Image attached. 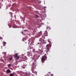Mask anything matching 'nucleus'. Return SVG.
I'll return each instance as SVG.
<instances>
[{"label":"nucleus","mask_w":76,"mask_h":76,"mask_svg":"<svg viewBox=\"0 0 76 76\" xmlns=\"http://www.w3.org/2000/svg\"><path fill=\"white\" fill-rule=\"evenodd\" d=\"M22 17L21 16H20V18H21Z\"/></svg>","instance_id":"nucleus-23"},{"label":"nucleus","mask_w":76,"mask_h":76,"mask_svg":"<svg viewBox=\"0 0 76 76\" xmlns=\"http://www.w3.org/2000/svg\"><path fill=\"white\" fill-rule=\"evenodd\" d=\"M46 50H47V51H50V49L51 48V45H50V44H48L46 45Z\"/></svg>","instance_id":"nucleus-2"},{"label":"nucleus","mask_w":76,"mask_h":76,"mask_svg":"<svg viewBox=\"0 0 76 76\" xmlns=\"http://www.w3.org/2000/svg\"><path fill=\"white\" fill-rule=\"evenodd\" d=\"M13 74H15V72H13Z\"/></svg>","instance_id":"nucleus-21"},{"label":"nucleus","mask_w":76,"mask_h":76,"mask_svg":"<svg viewBox=\"0 0 76 76\" xmlns=\"http://www.w3.org/2000/svg\"><path fill=\"white\" fill-rule=\"evenodd\" d=\"M23 35H25V34H23Z\"/></svg>","instance_id":"nucleus-16"},{"label":"nucleus","mask_w":76,"mask_h":76,"mask_svg":"<svg viewBox=\"0 0 76 76\" xmlns=\"http://www.w3.org/2000/svg\"><path fill=\"white\" fill-rule=\"evenodd\" d=\"M37 44H39V42H38L37 43Z\"/></svg>","instance_id":"nucleus-19"},{"label":"nucleus","mask_w":76,"mask_h":76,"mask_svg":"<svg viewBox=\"0 0 76 76\" xmlns=\"http://www.w3.org/2000/svg\"><path fill=\"white\" fill-rule=\"evenodd\" d=\"M22 41H23V39H22Z\"/></svg>","instance_id":"nucleus-22"},{"label":"nucleus","mask_w":76,"mask_h":76,"mask_svg":"<svg viewBox=\"0 0 76 76\" xmlns=\"http://www.w3.org/2000/svg\"><path fill=\"white\" fill-rule=\"evenodd\" d=\"M10 60H12V57H11L10 58H9Z\"/></svg>","instance_id":"nucleus-13"},{"label":"nucleus","mask_w":76,"mask_h":76,"mask_svg":"<svg viewBox=\"0 0 76 76\" xmlns=\"http://www.w3.org/2000/svg\"><path fill=\"white\" fill-rule=\"evenodd\" d=\"M45 55H47V54H45V55L43 56H42V58L41 59V61L42 63H44L46 60H47V57L46 56H45Z\"/></svg>","instance_id":"nucleus-1"},{"label":"nucleus","mask_w":76,"mask_h":76,"mask_svg":"<svg viewBox=\"0 0 76 76\" xmlns=\"http://www.w3.org/2000/svg\"><path fill=\"white\" fill-rule=\"evenodd\" d=\"M38 52L39 53V54H42V53H43V50H40L39 49L38 50Z\"/></svg>","instance_id":"nucleus-4"},{"label":"nucleus","mask_w":76,"mask_h":76,"mask_svg":"<svg viewBox=\"0 0 76 76\" xmlns=\"http://www.w3.org/2000/svg\"><path fill=\"white\" fill-rule=\"evenodd\" d=\"M36 17H37V18H38V15H36Z\"/></svg>","instance_id":"nucleus-18"},{"label":"nucleus","mask_w":76,"mask_h":76,"mask_svg":"<svg viewBox=\"0 0 76 76\" xmlns=\"http://www.w3.org/2000/svg\"><path fill=\"white\" fill-rule=\"evenodd\" d=\"M46 29L47 30H48V31H49V30H50V29H51V28H50V26H48L46 27Z\"/></svg>","instance_id":"nucleus-6"},{"label":"nucleus","mask_w":76,"mask_h":76,"mask_svg":"<svg viewBox=\"0 0 76 76\" xmlns=\"http://www.w3.org/2000/svg\"><path fill=\"white\" fill-rule=\"evenodd\" d=\"M48 33H47V31H45V33L44 34V35L45 36H48Z\"/></svg>","instance_id":"nucleus-7"},{"label":"nucleus","mask_w":76,"mask_h":76,"mask_svg":"<svg viewBox=\"0 0 76 76\" xmlns=\"http://www.w3.org/2000/svg\"><path fill=\"white\" fill-rule=\"evenodd\" d=\"M4 60H5V61L6 60V59H4Z\"/></svg>","instance_id":"nucleus-20"},{"label":"nucleus","mask_w":76,"mask_h":76,"mask_svg":"<svg viewBox=\"0 0 76 76\" xmlns=\"http://www.w3.org/2000/svg\"><path fill=\"white\" fill-rule=\"evenodd\" d=\"M6 44V42H4L3 44L4 45L3 46H5V44Z\"/></svg>","instance_id":"nucleus-11"},{"label":"nucleus","mask_w":76,"mask_h":76,"mask_svg":"<svg viewBox=\"0 0 76 76\" xmlns=\"http://www.w3.org/2000/svg\"><path fill=\"white\" fill-rule=\"evenodd\" d=\"M32 43H34V41L33 40L31 42Z\"/></svg>","instance_id":"nucleus-15"},{"label":"nucleus","mask_w":76,"mask_h":76,"mask_svg":"<svg viewBox=\"0 0 76 76\" xmlns=\"http://www.w3.org/2000/svg\"><path fill=\"white\" fill-rule=\"evenodd\" d=\"M7 73H10V70L9 69H8L7 70Z\"/></svg>","instance_id":"nucleus-9"},{"label":"nucleus","mask_w":76,"mask_h":76,"mask_svg":"<svg viewBox=\"0 0 76 76\" xmlns=\"http://www.w3.org/2000/svg\"><path fill=\"white\" fill-rule=\"evenodd\" d=\"M10 76H13V74H12V73H10Z\"/></svg>","instance_id":"nucleus-10"},{"label":"nucleus","mask_w":76,"mask_h":76,"mask_svg":"<svg viewBox=\"0 0 76 76\" xmlns=\"http://www.w3.org/2000/svg\"><path fill=\"white\" fill-rule=\"evenodd\" d=\"M28 56H29L30 54H31V53H30V52H28Z\"/></svg>","instance_id":"nucleus-14"},{"label":"nucleus","mask_w":76,"mask_h":76,"mask_svg":"<svg viewBox=\"0 0 76 76\" xmlns=\"http://www.w3.org/2000/svg\"><path fill=\"white\" fill-rule=\"evenodd\" d=\"M42 31H40L39 32L37 35V37H39L41 35H42Z\"/></svg>","instance_id":"nucleus-5"},{"label":"nucleus","mask_w":76,"mask_h":76,"mask_svg":"<svg viewBox=\"0 0 76 76\" xmlns=\"http://www.w3.org/2000/svg\"><path fill=\"white\" fill-rule=\"evenodd\" d=\"M26 75L27 76H31V74L30 73H26Z\"/></svg>","instance_id":"nucleus-8"},{"label":"nucleus","mask_w":76,"mask_h":76,"mask_svg":"<svg viewBox=\"0 0 76 76\" xmlns=\"http://www.w3.org/2000/svg\"><path fill=\"white\" fill-rule=\"evenodd\" d=\"M2 54H5V52H3Z\"/></svg>","instance_id":"nucleus-17"},{"label":"nucleus","mask_w":76,"mask_h":76,"mask_svg":"<svg viewBox=\"0 0 76 76\" xmlns=\"http://www.w3.org/2000/svg\"><path fill=\"white\" fill-rule=\"evenodd\" d=\"M15 58H16L17 60H18V59L19 58V56H18V53H15Z\"/></svg>","instance_id":"nucleus-3"},{"label":"nucleus","mask_w":76,"mask_h":76,"mask_svg":"<svg viewBox=\"0 0 76 76\" xmlns=\"http://www.w3.org/2000/svg\"><path fill=\"white\" fill-rule=\"evenodd\" d=\"M11 66V64H9L8 66V67H10Z\"/></svg>","instance_id":"nucleus-12"},{"label":"nucleus","mask_w":76,"mask_h":76,"mask_svg":"<svg viewBox=\"0 0 76 76\" xmlns=\"http://www.w3.org/2000/svg\"><path fill=\"white\" fill-rule=\"evenodd\" d=\"M0 39H1V38H0Z\"/></svg>","instance_id":"nucleus-24"}]
</instances>
